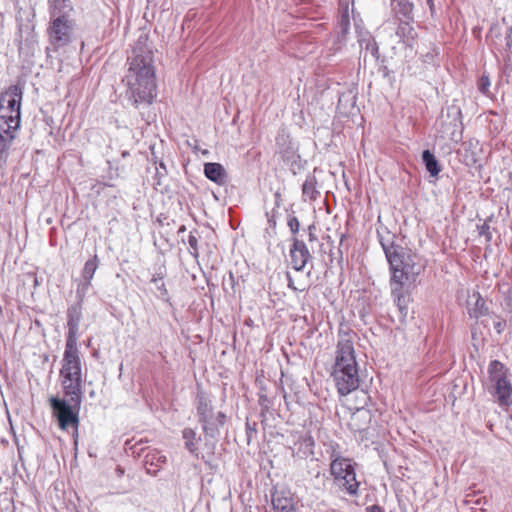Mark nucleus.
Instances as JSON below:
<instances>
[{"instance_id":"nucleus-1","label":"nucleus","mask_w":512,"mask_h":512,"mask_svg":"<svg viewBox=\"0 0 512 512\" xmlns=\"http://www.w3.org/2000/svg\"><path fill=\"white\" fill-rule=\"evenodd\" d=\"M379 243L389 265L391 296L397 306L401 320L408 315L411 292L417 286L418 277L424 270L419 256L410 249L395 243V235L378 232Z\"/></svg>"},{"instance_id":"nucleus-2","label":"nucleus","mask_w":512,"mask_h":512,"mask_svg":"<svg viewBox=\"0 0 512 512\" xmlns=\"http://www.w3.org/2000/svg\"><path fill=\"white\" fill-rule=\"evenodd\" d=\"M128 64L123 79L126 99L135 108L150 106L157 97V83L153 50L147 35L142 34L137 39Z\"/></svg>"},{"instance_id":"nucleus-3","label":"nucleus","mask_w":512,"mask_h":512,"mask_svg":"<svg viewBox=\"0 0 512 512\" xmlns=\"http://www.w3.org/2000/svg\"><path fill=\"white\" fill-rule=\"evenodd\" d=\"M331 377L341 396H347L359 387V368L354 343L349 334L339 336Z\"/></svg>"},{"instance_id":"nucleus-4","label":"nucleus","mask_w":512,"mask_h":512,"mask_svg":"<svg viewBox=\"0 0 512 512\" xmlns=\"http://www.w3.org/2000/svg\"><path fill=\"white\" fill-rule=\"evenodd\" d=\"M48 5L50 21L47 34L51 47L46 51L49 54L51 50L56 52L71 42L76 23L70 0H49Z\"/></svg>"},{"instance_id":"nucleus-5","label":"nucleus","mask_w":512,"mask_h":512,"mask_svg":"<svg viewBox=\"0 0 512 512\" xmlns=\"http://www.w3.org/2000/svg\"><path fill=\"white\" fill-rule=\"evenodd\" d=\"M195 408L198 422L201 425L206 442L218 440L220 430L226 423V414L222 411L215 410L213 397L202 389L197 390Z\"/></svg>"},{"instance_id":"nucleus-6","label":"nucleus","mask_w":512,"mask_h":512,"mask_svg":"<svg viewBox=\"0 0 512 512\" xmlns=\"http://www.w3.org/2000/svg\"><path fill=\"white\" fill-rule=\"evenodd\" d=\"M60 380L65 397L70 400L82 401V366L78 349L65 348Z\"/></svg>"},{"instance_id":"nucleus-7","label":"nucleus","mask_w":512,"mask_h":512,"mask_svg":"<svg viewBox=\"0 0 512 512\" xmlns=\"http://www.w3.org/2000/svg\"><path fill=\"white\" fill-rule=\"evenodd\" d=\"M488 391L502 408L512 405V383L509 369L500 361H490L488 368Z\"/></svg>"},{"instance_id":"nucleus-8","label":"nucleus","mask_w":512,"mask_h":512,"mask_svg":"<svg viewBox=\"0 0 512 512\" xmlns=\"http://www.w3.org/2000/svg\"><path fill=\"white\" fill-rule=\"evenodd\" d=\"M53 416L57 419L60 429L67 430L69 427H78L79 411L82 401L68 400L53 396L49 399Z\"/></svg>"},{"instance_id":"nucleus-9","label":"nucleus","mask_w":512,"mask_h":512,"mask_svg":"<svg viewBox=\"0 0 512 512\" xmlns=\"http://www.w3.org/2000/svg\"><path fill=\"white\" fill-rule=\"evenodd\" d=\"M292 437L293 441L289 446L292 457L297 460H313L316 445L313 436L307 432H297Z\"/></svg>"},{"instance_id":"nucleus-10","label":"nucleus","mask_w":512,"mask_h":512,"mask_svg":"<svg viewBox=\"0 0 512 512\" xmlns=\"http://www.w3.org/2000/svg\"><path fill=\"white\" fill-rule=\"evenodd\" d=\"M82 319V305L73 304L67 310V334L65 348L78 349L79 324Z\"/></svg>"},{"instance_id":"nucleus-11","label":"nucleus","mask_w":512,"mask_h":512,"mask_svg":"<svg viewBox=\"0 0 512 512\" xmlns=\"http://www.w3.org/2000/svg\"><path fill=\"white\" fill-rule=\"evenodd\" d=\"M289 255L292 268L298 272L304 271L306 265L313 259L306 243L297 237L292 238Z\"/></svg>"},{"instance_id":"nucleus-12","label":"nucleus","mask_w":512,"mask_h":512,"mask_svg":"<svg viewBox=\"0 0 512 512\" xmlns=\"http://www.w3.org/2000/svg\"><path fill=\"white\" fill-rule=\"evenodd\" d=\"M337 36L334 41V45L337 49H340L346 44L347 35L350 29V16H349V3L347 0H341L339 2V18L337 22Z\"/></svg>"},{"instance_id":"nucleus-13","label":"nucleus","mask_w":512,"mask_h":512,"mask_svg":"<svg viewBox=\"0 0 512 512\" xmlns=\"http://www.w3.org/2000/svg\"><path fill=\"white\" fill-rule=\"evenodd\" d=\"M22 96V88L19 85H12L0 95V104L16 114L17 111L21 112Z\"/></svg>"},{"instance_id":"nucleus-14","label":"nucleus","mask_w":512,"mask_h":512,"mask_svg":"<svg viewBox=\"0 0 512 512\" xmlns=\"http://www.w3.org/2000/svg\"><path fill=\"white\" fill-rule=\"evenodd\" d=\"M271 504L274 512H299L293 498L284 491L274 490L271 493Z\"/></svg>"},{"instance_id":"nucleus-15","label":"nucleus","mask_w":512,"mask_h":512,"mask_svg":"<svg viewBox=\"0 0 512 512\" xmlns=\"http://www.w3.org/2000/svg\"><path fill=\"white\" fill-rule=\"evenodd\" d=\"M355 29L361 50H365L366 53H370L371 56L377 60L379 58V48L371 33L360 28L357 23H355Z\"/></svg>"},{"instance_id":"nucleus-16","label":"nucleus","mask_w":512,"mask_h":512,"mask_svg":"<svg viewBox=\"0 0 512 512\" xmlns=\"http://www.w3.org/2000/svg\"><path fill=\"white\" fill-rule=\"evenodd\" d=\"M341 491H344L349 496H357L360 483L356 479L355 468H350V471L345 473L341 479L334 481Z\"/></svg>"},{"instance_id":"nucleus-17","label":"nucleus","mask_w":512,"mask_h":512,"mask_svg":"<svg viewBox=\"0 0 512 512\" xmlns=\"http://www.w3.org/2000/svg\"><path fill=\"white\" fill-rule=\"evenodd\" d=\"M21 123V112L14 114L10 109H7L4 105L0 104V131L4 132V129H19Z\"/></svg>"},{"instance_id":"nucleus-18","label":"nucleus","mask_w":512,"mask_h":512,"mask_svg":"<svg viewBox=\"0 0 512 512\" xmlns=\"http://www.w3.org/2000/svg\"><path fill=\"white\" fill-rule=\"evenodd\" d=\"M471 298L475 299V302L473 304L470 301L467 302V313L470 318L479 319L489 314V307L478 291H474Z\"/></svg>"},{"instance_id":"nucleus-19","label":"nucleus","mask_w":512,"mask_h":512,"mask_svg":"<svg viewBox=\"0 0 512 512\" xmlns=\"http://www.w3.org/2000/svg\"><path fill=\"white\" fill-rule=\"evenodd\" d=\"M204 175L210 181L223 185L226 183L227 174L224 167L220 163L208 162L204 164Z\"/></svg>"},{"instance_id":"nucleus-20","label":"nucleus","mask_w":512,"mask_h":512,"mask_svg":"<svg viewBox=\"0 0 512 512\" xmlns=\"http://www.w3.org/2000/svg\"><path fill=\"white\" fill-rule=\"evenodd\" d=\"M182 438L184 440V446L189 453L196 458H199L198 444L201 441V437L197 435L195 429L186 427L182 431Z\"/></svg>"},{"instance_id":"nucleus-21","label":"nucleus","mask_w":512,"mask_h":512,"mask_svg":"<svg viewBox=\"0 0 512 512\" xmlns=\"http://www.w3.org/2000/svg\"><path fill=\"white\" fill-rule=\"evenodd\" d=\"M354 468L352 461L349 458L338 457L333 459L330 463V474L333 476L334 481L343 478L345 473Z\"/></svg>"},{"instance_id":"nucleus-22","label":"nucleus","mask_w":512,"mask_h":512,"mask_svg":"<svg viewBox=\"0 0 512 512\" xmlns=\"http://www.w3.org/2000/svg\"><path fill=\"white\" fill-rule=\"evenodd\" d=\"M166 462V457L160 452H148L144 456V466L148 474L156 475L162 464Z\"/></svg>"},{"instance_id":"nucleus-23","label":"nucleus","mask_w":512,"mask_h":512,"mask_svg":"<svg viewBox=\"0 0 512 512\" xmlns=\"http://www.w3.org/2000/svg\"><path fill=\"white\" fill-rule=\"evenodd\" d=\"M391 8L397 17L405 20L413 19L414 5L410 0H392Z\"/></svg>"},{"instance_id":"nucleus-24","label":"nucleus","mask_w":512,"mask_h":512,"mask_svg":"<svg viewBox=\"0 0 512 512\" xmlns=\"http://www.w3.org/2000/svg\"><path fill=\"white\" fill-rule=\"evenodd\" d=\"M317 186L318 182L316 177L312 174L307 175L304 183L302 184V197L304 201H313L318 198L320 191Z\"/></svg>"},{"instance_id":"nucleus-25","label":"nucleus","mask_w":512,"mask_h":512,"mask_svg":"<svg viewBox=\"0 0 512 512\" xmlns=\"http://www.w3.org/2000/svg\"><path fill=\"white\" fill-rule=\"evenodd\" d=\"M18 129H4V132L0 131V160L6 161L9 155V150L15 139Z\"/></svg>"},{"instance_id":"nucleus-26","label":"nucleus","mask_w":512,"mask_h":512,"mask_svg":"<svg viewBox=\"0 0 512 512\" xmlns=\"http://www.w3.org/2000/svg\"><path fill=\"white\" fill-rule=\"evenodd\" d=\"M422 162L425 165L426 170L432 177H437L441 171V166L436 159L434 153L426 149L422 152Z\"/></svg>"},{"instance_id":"nucleus-27","label":"nucleus","mask_w":512,"mask_h":512,"mask_svg":"<svg viewBox=\"0 0 512 512\" xmlns=\"http://www.w3.org/2000/svg\"><path fill=\"white\" fill-rule=\"evenodd\" d=\"M164 277L165 271L162 268H159V271L153 274L150 282L153 283L156 286L157 290L159 291L158 297L161 300L168 302L170 298L168 290L163 281Z\"/></svg>"},{"instance_id":"nucleus-28","label":"nucleus","mask_w":512,"mask_h":512,"mask_svg":"<svg viewBox=\"0 0 512 512\" xmlns=\"http://www.w3.org/2000/svg\"><path fill=\"white\" fill-rule=\"evenodd\" d=\"M99 266L98 256L95 254L92 258L87 260L84 264V267L81 271L82 281L91 283L96 270Z\"/></svg>"},{"instance_id":"nucleus-29","label":"nucleus","mask_w":512,"mask_h":512,"mask_svg":"<svg viewBox=\"0 0 512 512\" xmlns=\"http://www.w3.org/2000/svg\"><path fill=\"white\" fill-rule=\"evenodd\" d=\"M409 21L404 19L397 28V35L406 38V41H409V39L414 40L417 35Z\"/></svg>"},{"instance_id":"nucleus-30","label":"nucleus","mask_w":512,"mask_h":512,"mask_svg":"<svg viewBox=\"0 0 512 512\" xmlns=\"http://www.w3.org/2000/svg\"><path fill=\"white\" fill-rule=\"evenodd\" d=\"M501 293L503 296L502 307L505 311L512 313V286L505 284L501 287Z\"/></svg>"},{"instance_id":"nucleus-31","label":"nucleus","mask_w":512,"mask_h":512,"mask_svg":"<svg viewBox=\"0 0 512 512\" xmlns=\"http://www.w3.org/2000/svg\"><path fill=\"white\" fill-rule=\"evenodd\" d=\"M291 140L290 136L286 131L280 130L276 136V145L278 146L281 153H285L288 149H290Z\"/></svg>"},{"instance_id":"nucleus-32","label":"nucleus","mask_w":512,"mask_h":512,"mask_svg":"<svg viewBox=\"0 0 512 512\" xmlns=\"http://www.w3.org/2000/svg\"><path fill=\"white\" fill-rule=\"evenodd\" d=\"M90 287H91V283H89V282L81 281L78 283L77 289H76L77 302L75 304L83 305V302L85 300V297H86Z\"/></svg>"},{"instance_id":"nucleus-33","label":"nucleus","mask_w":512,"mask_h":512,"mask_svg":"<svg viewBox=\"0 0 512 512\" xmlns=\"http://www.w3.org/2000/svg\"><path fill=\"white\" fill-rule=\"evenodd\" d=\"M196 234H197V231L193 230L189 233V236H188L189 252L195 258H197L199 255L198 238H197Z\"/></svg>"},{"instance_id":"nucleus-34","label":"nucleus","mask_w":512,"mask_h":512,"mask_svg":"<svg viewBox=\"0 0 512 512\" xmlns=\"http://www.w3.org/2000/svg\"><path fill=\"white\" fill-rule=\"evenodd\" d=\"M246 429V437L247 443L250 444L252 439L257 435V423L255 421L251 422L250 419L247 418L245 423Z\"/></svg>"},{"instance_id":"nucleus-35","label":"nucleus","mask_w":512,"mask_h":512,"mask_svg":"<svg viewBox=\"0 0 512 512\" xmlns=\"http://www.w3.org/2000/svg\"><path fill=\"white\" fill-rule=\"evenodd\" d=\"M490 79L487 75H482L478 81V90L484 94H489V87H490Z\"/></svg>"},{"instance_id":"nucleus-36","label":"nucleus","mask_w":512,"mask_h":512,"mask_svg":"<svg viewBox=\"0 0 512 512\" xmlns=\"http://www.w3.org/2000/svg\"><path fill=\"white\" fill-rule=\"evenodd\" d=\"M287 225L290 229V231L293 233V234H296L299 232V229H300V222L298 220V218L294 215H289L288 216V219H287Z\"/></svg>"},{"instance_id":"nucleus-37","label":"nucleus","mask_w":512,"mask_h":512,"mask_svg":"<svg viewBox=\"0 0 512 512\" xmlns=\"http://www.w3.org/2000/svg\"><path fill=\"white\" fill-rule=\"evenodd\" d=\"M479 234L481 236H485L487 242H490L492 240L490 226L487 223H483L481 226H479Z\"/></svg>"},{"instance_id":"nucleus-38","label":"nucleus","mask_w":512,"mask_h":512,"mask_svg":"<svg viewBox=\"0 0 512 512\" xmlns=\"http://www.w3.org/2000/svg\"><path fill=\"white\" fill-rule=\"evenodd\" d=\"M327 453L329 454L331 461H333L335 458L343 457L339 451L338 444H331L327 450Z\"/></svg>"},{"instance_id":"nucleus-39","label":"nucleus","mask_w":512,"mask_h":512,"mask_svg":"<svg viewBox=\"0 0 512 512\" xmlns=\"http://www.w3.org/2000/svg\"><path fill=\"white\" fill-rule=\"evenodd\" d=\"M259 405L262 410V415H264V413L267 412L270 408V400L268 399L267 396L261 395L259 397Z\"/></svg>"},{"instance_id":"nucleus-40","label":"nucleus","mask_w":512,"mask_h":512,"mask_svg":"<svg viewBox=\"0 0 512 512\" xmlns=\"http://www.w3.org/2000/svg\"><path fill=\"white\" fill-rule=\"evenodd\" d=\"M505 328H506V321L505 320L499 319V320L494 322V329L496 330V332L498 334H502L503 331L505 330Z\"/></svg>"},{"instance_id":"nucleus-41","label":"nucleus","mask_w":512,"mask_h":512,"mask_svg":"<svg viewBox=\"0 0 512 512\" xmlns=\"http://www.w3.org/2000/svg\"><path fill=\"white\" fill-rule=\"evenodd\" d=\"M286 278H287V286L289 289H291L293 291H303L304 290V288L299 289L295 286L294 280L289 272L286 273Z\"/></svg>"},{"instance_id":"nucleus-42","label":"nucleus","mask_w":512,"mask_h":512,"mask_svg":"<svg viewBox=\"0 0 512 512\" xmlns=\"http://www.w3.org/2000/svg\"><path fill=\"white\" fill-rule=\"evenodd\" d=\"M228 284L230 285V288L233 291V293H235L236 280L234 274L231 271L229 272Z\"/></svg>"},{"instance_id":"nucleus-43","label":"nucleus","mask_w":512,"mask_h":512,"mask_svg":"<svg viewBox=\"0 0 512 512\" xmlns=\"http://www.w3.org/2000/svg\"><path fill=\"white\" fill-rule=\"evenodd\" d=\"M314 230H315V227L313 225H310L308 227V238H309V242H314L317 240V236L315 235L314 233Z\"/></svg>"},{"instance_id":"nucleus-44","label":"nucleus","mask_w":512,"mask_h":512,"mask_svg":"<svg viewBox=\"0 0 512 512\" xmlns=\"http://www.w3.org/2000/svg\"><path fill=\"white\" fill-rule=\"evenodd\" d=\"M367 512H383V509L379 505H371L366 508Z\"/></svg>"},{"instance_id":"nucleus-45","label":"nucleus","mask_w":512,"mask_h":512,"mask_svg":"<svg viewBox=\"0 0 512 512\" xmlns=\"http://www.w3.org/2000/svg\"><path fill=\"white\" fill-rule=\"evenodd\" d=\"M164 175H165V174H164V171H163V172H161V171L159 170V168L157 167V168H156V177L158 178V180H157V182L155 183L156 185H161V180H160V179H161V177H163Z\"/></svg>"},{"instance_id":"nucleus-46","label":"nucleus","mask_w":512,"mask_h":512,"mask_svg":"<svg viewBox=\"0 0 512 512\" xmlns=\"http://www.w3.org/2000/svg\"><path fill=\"white\" fill-rule=\"evenodd\" d=\"M426 2H427V5L429 6V10H430L431 14L433 15L435 12L434 0H426Z\"/></svg>"},{"instance_id":"nucleus-47","label":"nucleus","mask_w":512,"mask_h":512,"mask_svg":"<svg viewBox=\"0 0 512 512\" xmlns=\"http://www.w3.org/2000/svg\"><path fill=\"white\" fill-rule=\"evenodd\" d=\"M268 223H269L270 227L275 228V226H276V220L274 219V217H273V216H272V217H270V218H268Z\"/></svg>"},{"instance_id":"nucleus-48","label":"nucleus","mask_w":512,"mask_h":512,"mask_svg":"<svg viewBox=\"0 0 512 512\" xmlns=\"http://www.w3.org/2000/svg\"><path fill=\"white\" fill-rule=\"evenodd\" d=\"M186 231V227L184 225H181L178 229V235H180L181 233H184Z\"/></svg>"},{"instance_id":"nucleus-49","label":"nucleus","mask_w":512,"mask_h":512,"mask_svg":"<svg viewBox=\"0 0 512 512\" xmlns=\"http://www.w3.org/2000/svg\"><path fill=\"white\" fill-rule=\"evenodd\" d=\"M159 168H160V169H162V170L164 171V174H166V173H167V171H166V167H165V164H164L163 162H160V164H159Z\"/></svg>"},{"instance_id":"nucleus-50","label":"nucleus","mask_w":512,"mask_h":512,"mask_svg":"<svg viewBox=\"0 0 512 512\" xmlns=\"http://www.w3.org/2000/svg\"><path fill=\"white\" fill-rule=\"evenodd\" d=\"M116 471H117L118 475H122L124 473V471L121 467H117Z\"/></svg>"},{"instance_id":"nucleus-51","label":"nucleus","mask_w":512,"mask_h":512,"mask_svg":"<svg viewBox=\"0 0 512 512\" xmlns=\"http://www.w3.org/2000/svg\"><path fill=\"white\" fill-rule=\"evenodd\" d=\"M453 140L459 142L461 140V135H459L458 137H453Z\"/></svg>"},{"instance_id":"nucleus-52","label":"nucleus","mask_w":512,"mask_h":512,"mask_svg":"<svg viewBox=\"0 0 512 512\" xmlns=\"http://www.w3.org/2000/svg\"><path fill=\"white\" fill-rule=\"evenodd\" d=\"M129 156V152L128 151H123L122 152V157H127Z\"/></svg>"},{"instance_id":"nucleus-53","label":"nucleus","mask_w":512,"mask_h":512,"mask_svg":"<svg viewBox=\"0 0 512 512\" xmlns=\"http://www.w3.org/2000/svg\"><path fill=\"white\" fill-rule=\"evenodd\" d=\"M275 197H276V201L278 202V200L280 199V194H279V193H276V194H275Z\"/></svg>"}]
</instances>
